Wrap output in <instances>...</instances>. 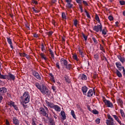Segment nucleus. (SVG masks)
<instances>
[{"label": "nucleus", "instance_id": "nucleus-42", "mask_svg": "<svg viewBox=\"0 0 125 125\" xmlns=\"http://www.w3.org/2000/svg\"><path fill=\"white\" fill-rule=\"evenodd\" d=\"M92 40L93 41V42H94V43H95V44H97L98 43V42L97 41L96 39H95V38L92 37Z\"/></svg>", "mask_w": 125, "mask_h": 125}, {"label": "nucleus", "instance_id": "nucleus-29", "mask_svg": "<svg viewBox=\"0 0 125 125\" xmlns=\"http://www.w3.org/2000/svg\"><path fill=\"white\" fill-rule=\"evenodd\" d=\"M72 65L71 64H68V63L66 64V65H65L66 69L67 70H71V68H72Z\"/></svg>", "mask_w": 125, "mask_h": 125}, {"label": "nucleus", "instance_id": "nucleus-27", "mask_svg": "<svg viewBox=\"0 0 125 125\" xmlns=\"http://www.w3.org/2000/svg\"><path fill=\"white\" fill-rule=\"evenodd\" d=\"M70 114L75 120H77V116H76V114H75V111L74 110H71Z\"/></svg>", "mask_w": 125, "mask_h": 125}, {"label": "nucleus", "instance_id": "nucleus-13", "mask_svg": "<svg viewBox=\"0 0 125 125\" xmlns=\"http://www.w3.org/2000/svg\"><path fill=\"white\" fill-rule=\"evenodd\" d=\"M117 58L123 64H124V63L125 62V57H122L121 55H118L117 56Z\"/></svg>", "mask_w": 125, "mask_h": 125}, {"label": "nucleus", "instance_id": "nucleus-55", "mask_svg": "<svg viewBox=\"0 0 125 125\" xmlns=\"http://www.w3.org/2000/svg\"><path fill=\"white\" fill-rule=\"evenodd\" d=\"M74 25L75 26V27H77V25H78V20H75L74 21Z\"/></svg>", "mask_w": 125, "mask_h": 125}, {"label": "nucleus", "instance_id": "nucleus-38", "mask_svg": "<svg viewBox=\"0 0 125 125\" xmlns=\"http://www.w3.org/2000/svg\"><path fill=\"white\" fill-rule=\"evenodd\" d=\"M40 56H41L42 58V59H44V60H46V57H45L44 54H43V53H41Z\"/></svg>", "mask_w": 125, "mask_h": 125}, {"label": "nucleus", "instance_id": "nucleus-26", "mask_svg": "<svg viewBox=\"0 0 125 125\" xmlns=\"http://www.w3.org/2000/svg\"><path fill=\"white\" fill-rule=\"evenodd\" d=\"M32 9L33 10L34 12H35V13H39V12H40V10L38 9V8H37V6L32 7Z\"/></svg>", "mask_w": 125, "mask_h": 125}, {"label": "nucleus", "instance_id": "nucleus-3", "mask_svg": "<svg viewBox=\"0 0 125 125\" xmlns=\"http://www.w3.org/2000/svg\"><path fill=\"white\" fill-rule=\"evenodd\" d=\"M93 31L97 32V33H98V32H102V35H104V36L107 35V32H108L106 27H104V28L102 29V24L101 23L94 26L93 28Z\"/></svg>", "mask_w": 125, "mask_h": 125}, {"label": "nucleus", "instance_id": "nucleus-51", "mask_svg": "<svg viewBox=\"0 0 125 125\" xmlns=\"http://www.w3.org/2000/svg\"><path fill=\"white\" fill-rule=\"evenodd\" d=\"M9 104L11 105V106H13V107L15 105V103L13 101H10L9 102Z\"/></svg>", "mask_w": 125, "mask_h": 125}, {"label": "nucleus", "instance_id": "nucleus-16", "mask_svg": "<svg viewBox=\"0 0 125 125\" xmlns=\"http://www.w3.org/2000/svg\"><path fill=\"white\" fill-rule=\"evenodd\" d=\"M7 41L9 44H10L11 48L13 49L14 47H13V46L12 45V41L11 39L9 38H7Z\"/></svg>", "mask_w": 125, "mask_h": 125}, {"label": "nucleus", "instance_id": "nucleus-63", "mask_svg": "<svg viewBox=\"0 0 125 125\" xmlns=\"http://www.w3.org/2000/svg\"><path fill=\"white\" fill-rule=\"evenodd\" d=\"M52 34H53V32H52V31H49V32H48V36H51L52 35Z\"/></svg>", "mask_w": 125, "mask_h": 125}, {"label": "nucleus", "instance_id": "nucleus-34", "mask_svg": "<svg viewBox=\"0 0 125 125\" xmlns=\"http://www.w3.org/2000/svg\"><path fill=\"white\" fill-rule=\"evenodd\" d=\"M62 19H64L65 20L67 19V17H66V14L64 12L62 13Z\"/></svg>", "mask_w": 125, "mask_h": 125}, {"label": "nucleus", "instance_id": "nucleus-45", "mask_svg": "<svg viewBox=\"0 0 125 125\" xmlns=\"http://www.w3.org/2000/svg\"><path fill=\"white\" fill-rule=\"evenodd\" d=\"M82 2L83 3V4H84V5H85V6H88V3H87V2H86L85 0H83L82 1Z\"/></svg>", "mask_w": 125, "mask_h": 125}, {"label": "nucleus", "instance_id": "nucleus-2", "mask_svg": "<svg viewBox=\"0 0 125 125\" xmlns=\"http://www.w3.org/2000/svg\"><path fill=\"white\" fill-rule=\"evenodd\" d=\"M30 102V95H29V93L27 92H25L23 96L21 97V104L23 107V108H27L28 105L26 104L27 103H29Z\"/></svg>", "mask_w": 125, "mask_h": 125}, {"label": "nucleus", "instance_id": "nucleus-47", "mask_svg": "<svg viewBox=\"0 0 125 125\" xmlns=\"http://www.w3.org/2000/svg\"><path fill=\"white\" fill-rule=\"evenodd\" d=\"M76 1L77 3H78V4H82V3H83L82 0H76Z\"/></svg>", "mask_w": 125, "mask_h": 125}, {"label": "nucleus", "instance_id": "nucleus-32", "mask_svg": "<svg viewBox=\"0 0 125 125\" xmlns=\"http://www.w3.org/2000/svg\"><path fill=\"white\" fill-rule=\"evenodd\" d=\"M49 51L50 52V54L51 55L52 58L54 59V54H53V51L50 49H49Z\"/></svg>", "mask_w": 125, "mask_h": 125}, {"label": "nucleus", "instance_id": "nucleus-49", "mask_svg": "<svg viewBox=\"0 0 125 125\" xmlns=\"http://www.w3.org/2000/svg\"><path fill=\"white\" fill-rule=\"evenodd\" d=\"M82 36L83 38L84 39L85 41H87V36H85L83 33H82Z\"/></svg>", "mask_w": 125, "mask_h": 125}, {"label": "nucleus", "instance_id": "nucleus-54", "mask_svg": "<svg viewBox=\"0 0 125 125\" xmlns=\"http://www.w3.org/2000/svg\"><path fill=\"white\" fill-rule=\"evenodd\" d=\"M56 67L58 68V69H60V65H59V62H56Z\"/></svg>", "mask_w": 125, "mask_h": 125}, {"label": "nucleus", "instance_id": "nucleus-28", "mask_svg": "<svg viewBox=\"0 0 125 125\" xmlns=\"http://www.w3.org/2000/svg\"><path fill=\"white\" fill-rule=\"evenodd\" d=\"M81 79L83 81H86V80H87V77H86V76L84 74H82L81 76Z\"/></svg>", "mask_w": 125, "mask_h": 125}, {"label": "nucleus", "instance_id": "nucleus-37", "mask_svg": "<svg viewBox=\"0 0 125 125\" xmlns=\"http://www.w3.org/2000/svg\"><path fill=\"white\" fill-rule=\"evenodd\" d=\"M95 20L98 22V23H99L100 24H101V22H100V19H99V17L98 16H96Z\"/></svg>", "mask_w": 125, "mask_h": 125}, {"label": "nucleus", "instance_id": "nucleus-15", "mask_svg": "<svg viewBox=\"0 0 125 125\" xmlns=\"http://www.w3.org/2000/svg\"><path fill=\"white\" fill-rule=\"evenodd\" d=\"M13 122L15 125H19V120H18L16 117H13Z\"/></svg>", "mask_w": 125, "mask_h": 125}, {"label": "nucleus", "instance_id": "nucleus-58", "mask_svg": "<svg viewBox=\"0 0 125 125\" xmlns=\"http://www.w3.org/2000/svg\"><path fill=\"white\" fill-rule=\"evenodd\" d=\"M3 99V97H2V96H1V95H0V103L1 102H2V100Z\"/></svg>", "mask_w": 125, "mask_h": 125}, {"label": "nucleus", "instance_id": "nucleus-53", "mask_svg": "<svg viewBox=\"0 0 125 125\" xmlns=\"http://www.w3.org/2000/svg\"><path fill=\"white\" fill-rule=\"evenodd\" d=\"M108 19L110 21H113L114 20V18L112 16H108Z\"/></svg>", "mask_w": 125, "mask_h": 125}, {"label": "nucleus", "instance_id": "nucleus-9", "mask_svg": "<svg viewBox=\"0 0 125 125\" xmlns=\"http://www.w3.org/2000/svg\"><path fill=\"white\" fill-rule=\"evenodd\" d=\"M81 90L83 92V94L85 96H86V93H87V91L88 90V87L86 86H83L82 87Z\"/></svg>", "mask_w": 125, "mask_h": 125}, {"label": "nucleus", "instance_id": "nucleus-31", "mask_svg": "<svg viewBox=\"0 0 125 125\" xmlns=\"http://www.w3.org/2000/svg\"><path fill=\"white\" fill-rule=\"evenodd\" d=\"M66 6L67 8H68L69 9H71V8H73V4H71V3L67 4L66 5Z\"/></svg>", "mask_w": 125, "mask_h": 125}, {"label": "nucleus", "instance_id": "nucleus-56", "mask_svg": "<svg viewBox=\"0 0 125 125\" xmlns=\"http://www.w3.org/2000/svg\"><path fill=\"white\" fill-rule=\"evenodd\" d=\"M73 59H75V60H76V61H78V56L77 55H75L73 56Z\"/></svg>", "mask_w": 125, "mask_h": 125}, {"label": "nucleus", "instance_id": "nucleus-8", "mask_svg": "<svg viewBox=\"0 0 125 125\" xmlns=\"http://www.w3.org/2000/svg\"><path fill=\"white\" fill-rule=\"evenodd\" d=\"M32 75L33 76H34L37 79V80H42V77H41V76H40V74L39 73H38V72L35 70H32Z\"/></svg>", "mask_w": 125, "mask_h": 125}, {"label": "nucleus", "instance_id": "nucleus-6", "mask_svg": "<svg viewBox=\"0 0 125 125\" xmlns=\"http://www.w3.org/2000/svg\"><path fill=\"white\" fill-rule=\"evenodd\" d=\"M7 92V89L5 87L0 88V95L3 96Z\"/></svg>", "mask_w": 125, "mask_h": 125}, {"label": "nucleus", "instance_id": "nucleus-4", "mask_svg": "<svg viewBox=\"0 0 125 125\" xmlns=\"http://www.w3.org/2000/svg\"><path fill=\"white\" fill-rule=\"evenodd\" d=\"M103 102H104L105 105L108 107V108H113L114 105L113 104V103L110 102L109 100H106V98L105 97L103 99Z\"/></svg>", "mask_w": 125, "mask_h": 125}, {"label": "nucleus", "instance_id": "nucleus-18", "mask_svg": "<svg viewBox=\"0 0 125 125\" xmlns=\"http://www.w3.org/2000/svg\"><path fill=\"white\" fill-rule=\"evenodd\" d=\"M61 62L62 63V64H63L64 66H65L68 63V61L65 60L64 58H62L61 59Z\"/></svg>", "mask_w": 125, "mask_h": 125}, {"label": "nucleus", "instance_id": "nucleus-1", "mask_svg": "<svg viewBox=\"0 0 125 125\" xmlns=\"http://www.w3.org/2000/svg\"><path fill=\"white\" fill-rule=\"evenodd\" d=\"M35 85L43 95H47L48 96L50 95L51 92L44 84L40 85V83H35Z\"/></svg>", "mask_w": 125, "mask_h": 125}, {"label": "nucleus", "instance_id": "nucleus-23", "mask_svg": "<svg viewBox=\"0 0 125 125\" xmlns=\"http://www.w3.org/2000/svg\"><path fill=\"white\" fill-rule=\"evenodd\" d=\"M115 73L116 74L117 76H118L119 78H122L123 77L122 73H121L118 69H116Z\"/></svg>", "mask_w": 125, "mask_h": 125}, {"label": "nucleus", "instance_id": "nucleus-46", "mask_svg": "<svg viewBox=\"0 0 125 125\" xmlns=\"http://www.w3.org/2000/svg\"><path fill=\"white\" fill-rule=\"evenodd\" d=\"M101 119L100 118H97L95 120L96 124H97L98 125H99V123H100Z\"/></svg>", "mask_w": 125, "mask_h": 125}, {"label": "nucleus", "instance_id": "nucleus-5", "mask_svg": "<svg viewBox=\"0 0 125 125\" xmlns=\"http://www.w3.org/2000/svg\"><path fill=\"white\" fill-rule=\"evenodd\" d=\"M39 113L41 115H42V116H44L45 117H46V118L48 119V114L46 113V111H45V110L44 109V108H40Z\"/></svg>", "mask_w": 125, "mask_h": 125}, {"label": "nucleus", "instance_id": "nucleus-33", "mask_svg": "<svg viewBox=\"0 0 125 125\" xmlns=\"http://www.w3.org/2000/svg\"><path fill=\"white\" fill-rule=\"evenodd\" d=\"M41 46V49L42 51H43V52H45V47L44 46V44H43V43H42Z\"/></svg>", "mask_w": 125, "mask_h": 125}, {"label": "nucleus", "instance_id": "nucleus-35", "mask_svg": "<svg viewBox=\"0 0 125 125\" xmlns=\"http://www.w3.org/2000/svg\"><path fill=\"white\" fill-rule=\"evenodd\" d=\"M92 113H93V114H94V115H98V114H99V112L96 109H93L92 111Z\"/></svg>", "mask_w": 125, "mask_h": 125}, {"label": "nucleus", "instance_id": "nucleus-61", "mask_svg": "<svg viewBox=\"0 0 125 125\" xmlns=\"http://www.w3.org/2000/svg\"><path fill=\"white\" fill-rule=\"evenodd\" d=\"M51 88L53 89V91H55V90H56V87L55 86H52Z\"/></svg>", "mask_w": 125, "mask_h": 125}, {"label": "nucleus", "instance_id": "nucleus-30", "mask_svg": "<svg viewBox=\"0 0 125 125\" xmlns=\"http://www.w3.org/2000/svg\"><path fill=\"white\" fill-rule=\"evenodd\" d=\"M32 5L34 6H37L38 4V1L37 0H32Z\"/></svg>", "mask_w": 125, "mask_h": 125}, {"label": "nucleus", "instance_id": "nucleus-24", "mask_svg": "<svg viewBox=\"0 0 125 125\" xmlns=\"http://www.w3.org/2000/svg\"><path fill=\"white\" fill-rule=\"evenodd\" d=\"M78 50L80 53V55L81 56V57H82V58L84 57V53H83V52L82 51V49L79 48Z\"/></svg>", "mask_w": 125, "mask_h": 125}, {"label": "nucleus", "instance_id": "nucleus-11", "mask_svg": "<svg viewBox=\"0 0 125 125\" xmlns=\"http://www.w3.org/2000/svg\"><path fill=\"white\" fill-rule=\"evenodd\" d=\"M87 97H92L93 96V90L91 89H90L87 93H86Z\"/></svg>", "mask_w": 125, "mask_h": 125}, {"label": "nucleus", "instance_id": "nucleus-25", "mask_svg": "<svg viewBox=\"0 0 125 125\" xmlns=\"http://www.w3.org/2000/svg\"><path fill=\"white\" fill-rule=\"evenodd\" d=\"M0 79L2 80H6V79H7V75H2L0 73Z\"/></svg>", "mask_w": 125, "mask_h": 125}, {"label": "nucleus", "instance_id": "nucleus-36", "mask_svg": "<svg viewBox=\"0 0 125 125\" xmlns=\"http://www.w3.org/2000/svg\"><path fill=\"white\" fill-rule=\"evenodd\" d=\"M49 75L51 77L52 81H53L54 83H55V80H54V76L52 73H49Z\"/></svg>", "mask_w": 125, "mask_h": 125}, {"label": "nucleus", "instance_id": "nucleus-43", "mask_svg": "<svg viewBox=\"0 0 125 125\" xmlns=\"http://www.w3.org/2000/svg\"><path fill=\"white\" fill-rule=\"evenodd\" d=\"M85 13L86 14V16H87V18H89V19H90L91 18L90 17V15H89V13L87 12V10H85Z\"/></svg>", "mask_w": 125, "mask_h": 125}, {"label": "nucleus", "instance_id": "nucleus-10", "mask_svg": "<svg viewBox=\"0 0 125 125\" xmlns=\"http://www.w3.org/2000/svg\"><path fill=\"white\" fill-rule=\"evenodd\" d=\"M117 102L121 108H124V102L122 100V99L119 98L117 99Z\"/></svg>", "mask_w": 125, "mask_h": 125}, {"label": "nucleus", "instance_id": "nucleus-48", "mask_svg": "<svg viewBox=\"0 0 125 125\" xmlns=\"http://www.w3.org/2000/svg\"><path fill=\"white\" fill-rule=\"evenodd\" d=\"M100 50H102L104 53H105V49H104V47L102 46L101 44H100Z\"/></svg>", "mask_w": 125, "mask_h": 125}, {"label": "nucleus", "instance_id": "nucleus-64", "mask_svg": "<svg viewBox=\"0 0 125 125\" xmlns=\"http://www.w3.org/2000/svg\"><path fill=\"white\" fill-rule=\"evenodd\" d=\"M7 95L8 97H10V98H11V94L10 93H7Z\"/></svg>", "mask_w": 125, "mask_h": 125}, {"label": "nucleus", "instance_id": "nucleus-62", "mask_svg": "<svg viewBox=\"0 0 125 125\" xmlns=\"http://www.w3.org/2000/svg\"><path fill=\"white\" fill-rule=\"evenodd\" d=\"M13 107L14 108L15 110H16V111L18 110V107H17V105L15 104Z\"/></svg>", "mask_w": 125, "mask_h": 125}, {"label": "nucleus", "instance_id": "nucleus-59", "mask_svg": "<svg viewBox=\"0 0 125 125\" xmlns=\"http://www.w3.org/2000/svg\"><path fill=\"white\" fill-rule=\"evenodd\" d=\"M97 78V76L96 75V72L94 73V75H93V78L94 79V80L96 79Z\"/></svg>", "mask_w": 125, "mask_h": 125}, {"label": "nucleus", "instance_id": "nucleus-17", "mask_svg": "<svg viewBox=\"0 0 125 125\" xmlns=\"http://www.w3.org/2000/svg\"><path fill=\"white\" fill-rule=\"evenodd\" d=\"M49 125H55V122L53 118H51L49 119Z\"/></svg>", "mask_w": 125, "mask_h": 125}, {"label": "nucleus", "instance_id": "nucleus-20", "mask_svg": "<svg viewBox=\"0 0 125 125\" xmlns=\"http://www.w3.org/2000/svg\"><path fill=\"white\" fill-rule=\"evenodd\" d=\"M106 124L107 125H115V123H114V121H111L109 120H106Z\"/></svg>", "mask_w": 125, "mask_h": 125}, {"label": "nucleus", "instance_id": "nucleus-57", "mask_svg": "<svg viewBox=\"0 0 125 125\" xmlns=\"http://www.w3.org/2000/svg\"><path fill=\"white\" fill-rule=\"evenodd\" d=\"M26 53H20V56H23V57H25L26 56Z\"/></svg>", "mask_w": 125, "mask_h": 125}, {"label": "nucleus", "instance_id": "nucleus-44", "mask_svg": "<svg viewBox=\"0 0 125 125\" xmlns=\"http://www.w3.org/2000/svg\"><path fill=\"white\" fill-rule=\"evenodd\" d=\"M48 106L50 107V108H52L53 109L55 105H54V104L51 103Z\"/></svg>", "mask_w": 125, "mask_h": 125}, {"label": "nucleus", "instance_id": "nucleus-7", "mask_svg": "<svg viewBox=\"0 0 125 125\" xmlns=\"http://www.w3.org/2000/svg\"><path fill=\"white\" fill-rule=\"evenodd\" d=\"M7 79H8V81H13V82H14V81H15V76L9 73L7 75Z\"/></svg>", "mask_w": 125, "mask_h": 125}, {"label": "nucleus", "instance_id": "nucleus-52", "mask_svg": "<svg viewBox=\"0 0 125 125\" xmlns=\"http://www.w3.org/2000/svg\"><path fill=\"white\" fill-rule=\"evenodd\" d=\"M119 2L121 5H125V1L124 0H120Z\"/></svg>", "mask_w": 125, "mask_h": 125}, {"label": "nucleus", "instance_id": "nucleus-60", "mask_svg": "<svg viewBox=\"0 0 125 125\" xmlns=\"http://www.w3.org/2000/svg\"><path fill=\"white\" fill-rule=\"evenodd\" d=\"M65 1L67 2V4H68L72 2V0H65Z\"/></svg>", "mask_w": 125, "mask_h": 125}, {"label": "nucleus", "instance_id": "nucleus-14", "mask_svg": "<svg viewBox=\"0 0 125 125\" xmlns=\"http://www.w3.org/2000/svg\"><path fill=\"white\" fill-rule=\"evenodd\" d=\"M115 65L119 71H122V63L120 62H116Z\"/></svg>", "mask_w": 125, "mask_h": 125}, {"label": "nucleus", "instance_id": "nucleus-40", "mask_svg": "<svg viewBox=\"0 0 125 125\" xmlns=\"http://www.w3.org/2000/svg\"><path fill=\"white\" fill-rule=\"evenodd\" d=\"M79 7L81 10V13H83V5L79 4Z\"/></svg>", "mask_w": 125, "mask_h": 125}, {"label": "nucleus", "instance_id": "nucleus-21", "mask_svg": "<svg viewBox=\"0 0 125 125\" xmlns=\"http://www.w3.org/2000/svg\"><path fill=\"white\" fill-rule=\"evenodd\" d=\"M61 115L62 117V120H66V114L65 113V112L64 111H62L61 112Z\"/></svg>", "mask_w": 125, "mask_h": 125}, {"label": "nucleus", "instance_id": "nucleus-19", "mask_svg": "<svg viewBox=\"0 0 125 125\" xmlns=\"http://www.w3.org/2000/svg\"><path fill=\"white\" fill-rule=\"evenodd\" d=\"M64 79L67 83H71V81H70V79L69 78V76H68V75H64Z\"/></svg>", "mask_w": 125, "mask_h": 125}, {"label": "nucleus", "instance_id": "nucleus-41", "mask_svg": "<svg viewBox=\"0 0 125 125\" xmlns=\"http://www.w3.org/2000/svg\"><path fill=\"white\" fill-rule=\"evenodd\" d=\"M107 117L109 121H114V119H113V118H112V116H111L110 114H108Z\"/></svg>", "mask_w": 125, "mask_h": 125}, {"label": "nucleus", "instance_id": "nucleus-50", "mask_svg": "<svg viewBox=\"0 0 125 125\" xmlns=\"http://www.w3.org/2000/svg\"><path fill=\"white\" fill-rule=\"evenodd\" d=\"M32 35H33V37L34 38H39V35H38V34L36 33H33Z\"/></svg>", "mask_w": 125, "mask_h": 125}, {"label": "nucleus", "instance_id": "nucleus-22", "mask_svg": "<svg viewBox=\"0 0 125 125\" xmlns=\"http://www.w3.org/2000/svg\"><path fill=\"white\" fill-rule=\"evenodd\" d=\"M53 109H54L55 111H58V112L61 111V108L58 105H55Z\"/></svg>", "mask_w": 125, "mask_h": 125}, {"label": "nucleus", "instance_id": "nucleus-12", "mask_svg": "<svg viewBox=\"0 0 125 125\" xmlns=\"http://www.w3.org/2000/svg\"><path fill=\"white\" fill-rule=\"evenodd\" d=\"M112 116L115 119V120H116V121L118 123V124H119V125H125L123 123H122V122L121 121V120H120V119H119V117H118V116H117V115H113Z\"/></svg>", "mask_w": 125, "mask_h": 125}, {"label": "nucleus", "instance_id": "nucleus-39", "mask_svg": "<svg viewBox=\"0 0 125 125\" xmlns=\"http://www.w3.org/2000/svg\"><path fill=\"white\" fill-rule=\"evenodd\" d=\"M94 58L96 59V60H98L99 59V56L98 55V54L96 53L94 55Z\"/></svg>", "mask_w": 125, "mask_h": 125}]
</instances>
